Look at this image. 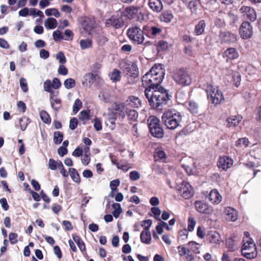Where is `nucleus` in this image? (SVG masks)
<instances>
[{
  "instance_id": "nucleus-57",
  "label": "nucleus",
  "mask_w": 261,
  "mask_h": 261,
  "mask_svg": "<svg viewBox=\"0 0 261 261\" xmlns=\"http://www.w3.org/2000/svg\"><path fill=\"white\" fill-rule=\"evenodd\" d=\"M120 180L118 179H114L110 182V187L112 192L117 190V187L120 185Z\"/></svg>"
},
{
  "instance_id": "nucleus-40",
  "label": "nucleus",
  "mask_w": 261,
  "mask_h": 261,
  "mask_svg": "<svg viewBox=\"0 0 261 261\" xmlns=\"http://www.w3.org/2000/svg\"><path fill=\"white\" fill-rule=\"evenodd\" d=\"M168 43L164 40H160L156 43V47L158 51H164L168 48Z\"/></svg>"
},
{
  "instance_id": "nucleus-48",
  "label": "nucleus",
  "mask_w": 261,
  "mask_h": 261,
  "mask_svg": "<svg viewBox=\"0 0 261 261\" xmlns=\"http://www.w3.org/2000/svg\"><path fill=\"white\" fill-rule=\"evenodd\" d=\"M40 116L41 120L46 124H49L51 122V119L48 114L45 111H42L40 112Z\"/></svg>"
},
{
  "instance_id": "nucleus-17",
  "label": "nucleus",
  "mask_w": 261,
  "mask_h": 261,
  "mask_svg": "<svg viewBox=\"0 0 261 261\" xmlns=\"http://www.w3.org/2000/svg\"><path fill=\"white\" fill-rule=\"evenodd\" d=\"M138 12V8L134 6H131L126 7L122 11V14L124 16L127 17L128 19L134 18Z\"/></svg>"
},
{
  "instance_id": "nucleus-45",
  "label": "nucleus",
  "mask_w": 261,
  "mask_h": 261,
  "mask_svg": "<svg viewBox=\"0 0 261 261\" xmlns=\"http://www.w3.org/2000/svg\"><path fill=\"white\" fill-rule=\"evenodd\" d=\"M126 114H127L128 118L129 120L133 121L137 120L138 117V113L135 110H129L127 109Z\"/></svg>"
},
{
  "instance_id": "nucleus-56",
  "label": "nucleus",
  "mask_w": 261,
  "mask_h": 261,
  "mask_svg": "<svg viewBox=\"0 0 261 261\" xmlns=\"http://www.w3.org/2000/svg\"><path fill=\"white\" fill-rule=\"evenodd\" d=\"M142 222V226L144 227V230L149 231V229L152 223V220L151 219H147L143 220Z\"/></svg>"
},
{
  "instance_id": "nucleus-27",
  "label": "nucleus",
  "mask_w": 261,
  "mask_h": 261,
  "mask_svg": "<svg viewBox=\"0 0 261 261\" xmlns=\"http://www.w3.org/2000/svg\"><path fill=\"white\" fill-rule=\"evenodd\" d=\"M208 241L211 244L219 243L221 240L220 234L216 231H211L207 236Z\"/></svg>"
},
{
  "instance_id": "nucleus-37",
  "label": "nucleus",
  "mask_w": 261,
  "mask_h": 261,
  "mask_svg": "<svg viewBox=\"0 0 261 261\" xmlns=\"http://www.w3.org/2000/svg\"><path fill=\"white\" fill-rule=\"evenodd\" d=\"M69 174L73 181L76 183H79L80 182L81 179L80 175L75 168H70L69 169Z\"/></svg>"
},
{
  "instance_id": "nucleus-39",
  "label": "nucleus",
  "mask_w": 261,
  "mask_h": 261,
  "mask_svg": "<svg viewBox=\"0 0 261 261\" xmlns=\"http://www.w3.org/2000/svg\"><path fill=\"white\" fill-rule=\"evenodd\" d=\"M112 207L114 208V211L112 212L113 216L115 218H117L122 212L121 205L118 203H114L112 204Z\"/></svg>"
},
{
  "instance_id": "nucleus-44",
  "label": "nucleus",
  "mask_w": 261,
  "mask_h": 261,
  "mask_svg": "<svg viewBox=\"0 0 261 261\" xmlns=\"http://www.w3.org/2000/svg\"><path fill=\"white\" fill-rule=\"evenodd\" d=\"M43 87L46 92L50 93L51 95L54 94V91L52 89L53 88V85L50 80H46L44 83Z\"/></svg>"
},
{
  "instance_id": "nucleus-47",
  "label": "nucleus",
  "mask_w": 261,
  "mask_h": 261,
  "mask_svg": "<svg viewBox=\"0 0 261 261\" xmlns=\"http://www.w3.org/2000/svg\"><path fill=\"white\" fill-rule=\"evenodd\" d=\"M226 15L224 13L220 12H219V17L220 18H216L215 21V24L216 25L219 26V27H223L225 25V20L223 18V16Z\"/></svg>"
},
{
  "instance_id": "nucleus-42",
  "label": "nucleus",
  "mask_w": 261,
  "mask_h": 261,
  "mask_svg": "<svg viewBox=\"0 0 261 261\" xmlns=\"http://www.w3.org/2000/svg\"><path fill=\"white\" fill-rule=\"evenodd\" d=\"M45 13L47 16H54L56 18H58L60 16V13L58 10L56 8H49L47 9Z\"/></svg>"
},
{
  "instance_id": "nucleus-12",
  "label": "nucleus",
  "mask_w": 261,
  "mask_h": 261,
  "mask_svg": "<svg viewBox=\"0 0 261 261\" xmlns=\"http://www.w3.org/2000/svg\"><path fill=\"white\" fill-rule=\"evenodd\" d=\"M144 31L145 34L149 38H153L160 35L162 32V28L154 26H144Z\"/></svg>"
},
{
  "instance_id": "nucleus-9",
  "label": "nucleus",
  "mask_w": 261,
  "mask_h": 261,
  "mask_svg": "<svg viewBox=\"0 0 261 261\" xmlns=\"http://www.w3.org/2000/svg\"><path fill=\"white\" fill-rule=\"evenodd\" d=\"M124 103H114L111 113H114L116 116H119L123 119L126 115L127 109L125 108Z\"/></svg>"
},
{
  "instance_id": "nucleus-53",
  "label": "nucleus",
  "mask_w": 261,
  "mask_h": 261,
  "mask_svg": "<svg viewBox=\"0 0 261 261\" xmlns=\"http://www.w3.org/2000/svg\"><path fill=\"white\" fill-rule=\"evenodd\" d=\"M151 211L152 214L154 215V217L155 219L157 220L161 221V219L160 218V215L161 214V211L160 208L158 207H152L151 208Z\"/></svg>"
},
{
  "instance_id": "nucleus-50",
  "label": "nucleus",
  "mask_w": 261,
  "mask_h": 261,
  "mask_svg": "<svg viewBox=\"0 0 261 261\" xmlns=\"http://www.w3.org/2000/svg\"><path fill=\"white\" fill-rule=\"evenodd\" d=\"M189 110L193 114H197L198 112V105L195 101H190L189 103Z\"/></svg>"
},
{
  "instance_id": "nucleus-58",
  "label": "nucleus",
  "mask_w": 261,
  "mask_h": 261,
  "mask_svg": "<svg viewBox=\"0 0 261 261\" xmlns=\"http://www.w3.org/2000/svg\"><path fill=\"white\" fill-rule=\"evenodd\" d=\"M94 127L97 131H99L102 129V125L100 119L96 117L94 119Z\"/></svg>"
},
{
  "instance_id": "nucleus-51",
  "label": "nucleus",
  "mask_w": 261,
  "mask_h": 261,
  "mask_svg": "<svg viewBox=\"0 0 261 261\" xmlns=\"http://www.w3.org/2000/svg\"><path fill=\"white\" fill-rule=\"evenodd\" d=\"M82 106V102L79 99H76L73 106V112L74 113H77Z\"/></svg>"
},
{
  "instance_id": "nucleus-5",
  "label": "nucleus",
  "mask_w": 261,
  "mask_h": 261,
  "mask_svg": "<svg viewBox=\"0 0 261 261\" xmlns=\"http://www.w3.org/2000/svg\"><path fill=\"white\" fill-rule=\"evenodd\" d=\"M207 97L211 103L215 106L220 104L224 98L221 91L217 87H214L212 85H208L206 88Z\"/></svg>"
},
{
  "instance_id": "nucleus-28",
  "label": "nucleus",
  "mask_w": 261,
  "mask_h": 261,
  "mask_svg": "<svg viewBox=\"0 0 261 261\" xmlns=\"http://www.w3.org/2000/svg\"><path fill=\"white\" fill-rule=\"evenodd\" d=\"M99 99L104 102L108 103L112 101V96L110 91L103 90L98 95Z\"/></svg>"
},
{
  "instance_id": "nucleus-16",
  "label": "nucleus",
  "mask_w": 261,
  "mask_h": 261,
  "mask_svg": "<svg viewBox=\"0 0 261 261\" xmlns=\"http://www.w3.org/2000/svg\"><path fill=\"white\" fill-rule=\"evenodd\" d=\"M105 124L111 130H113L116 127L115 121L116 116L114 113L109 112L107 114H104Z\"/></svg>"
},
{
  "instance_id": "nucleus-35",
  "label": "nucleus",
  "mask_w": 261,
  "mask_h": 261,
  "mask_svg": "<svg viewBox=\"0 0 261 261\" xmlns=\"http://www.w3.org/2000/svg\"><path fill=\"white\" fill-rule=\"evenodd\" d=\"M72 238L74 242L76 243L79 249L82 252H84L86 250V247L83 240L76 234H72Z\"/></svg>"
},
{
  "instance_id": "nucleus-18",
  "label": "nucleus",
  "mask_w": 261,
  "mask_h": 261,
  "mask_svg": "<svg viewBox=\"0 0 261 261\" xmlns=\"http://www.w3.org/2000/svg\"><path fill=\"white\" fill-rule=\"evenodd\" d=\"M209 200L213 204H219L222 200V196L216 189L211 190L208 195Z\"/></svg>"
},
{
  "instance_id": "nucleus-23",
  "label": "nucleus",
  "mask_w": 261,
  "mask_h": 261,
  "mask_svg": "<svg viewBox=\"0 0 261 261\" xmlns=\"http://www.w3.org/2000/svg\"><path fill=\"white\" fill-rule=\"evenodd\" d=\"M191 82L192 80L189 74L180 69V85L188 86L191 83Z\"/></svg>"
},
{
  "instance_id": "nucleus-24",
  "label": "nucleus",
  "mask_w": 261,
  "mask_h": 261,
  "mask_svg": "<svg viewBox=\"0 0 261 261\" xmlns=\"http://www.w3.org/2000/svg\"><path fill=\"white\" fill-rule=\"evenodd\" d=\"M141 104V100L138 97L134 96H129L125 102L126 105H128L134 108L139 107Z\"/></svg>"
},
{
  "instance_id": "nucleus-1",
  "label": "nucleus",
  "mask_w": 261,
  "mask_h": 261,
  "mask_svg": "<svg viewBox=\"0 0 261 261\" xmlns=\"http://www.w3.org/2000/svg\"><path fill=\"white\" fill-rule=\"evenodd\" d=\"M165 75L162 64H155L142 78L144 94L152 109L161 111L170 100L168 90L161 84Z\"/></svg>"
},
{
  "instance_id": "nucleus-10",
  "label": "nucleus",
  "mask_w": 261,
  "mask_h": 261,
  "mask_svg": "<svg viewBox=\"0 0 261 261\" xmlns=\"http://www.w3.org/2000/svg\"><path fill=\"white\" fill-rule=\"evenodd\" d=\"M243 16L251 21H254L256 19V13L254 9L250 7L243 6L240 9Z\"/></svg>"
},
{
  "instance_id": "nucleus-62",
  "label": "nucleus",
  "mask_w": 261,
  "mask_h": 261,
  "mask_svg": "<svg viewBox=\"0 0 261 261\" xmlns=\"http://www.w3.org/2000/svg\"><path fill=\"white\" fill-rule=\"evenodd\" d=\"M89 112L88 111L84 110L80 112V119L82 120H87L89 119Z\"/></svg>"
},
{
  "instance_id": "nucleus-4",
  "label": "nucleus",
  "mask_w": 261,
  "mask_h": 261,
  "mask_svg": "<svg viewBox=\"0 0 261 261\" xmlns=\"http://www.w3.org/2000/svg\"><path fill=\"white\" fill-rule=\"evenodd\" d=\"M148 122L151 134L154 137L162 138L164 136V131L159 119L155 116H151L148 119Z\"/></svg>"
},
{
  "instance_id": "nucleus-54",
  "label": "nucleus",
  "mask_w": 261,
  "mask_h": 261,
  "mask_svg": "<svg viewBox=\"0 0 261 261\" xmlns=\"http://www.w3.org/2000/svg\"><path fill=\"white\" fill-rule=\"evenodd\" d=\"M20 86L23 92H27L28 91V84L26 80L23 77H21L19 80Z\"/></svg>"
},
{
  "instance_id": "nucleus-36",
  "label": "nucleus",
  "mask_w": 261,
  "mask_h": 261,
  "mask_svg": "<svg viewBox=\"0 0 261 261\" xmlns=\"http://www.w3.org/2000/svg\"><path fill=\"white\" fill-rule=\"evenodd\" d=\"M54 94L51 95L50 97L51 106L53 109H54L55 110L58 111L61 107V101L60 99L54 98Z\"/></svg>"
},
{
  "instance_id": "nucleus-7",
  "label": "nucleus",
  "mask_w": 261,
  "mask_h": 261,
  "mask_svg": "<svg viewBox=\"0 0 261 261\" xmlns=\"http://www.w3.org/2000/svg\"><path fill=\"white\" fill-rule=\"evenodd\" d=\"M239 33L244 39L251 38L253 34L252 27L251 24L247 21L243 22L240 27Z\"/></svg>"
},
{
  "instance_id": "nucleus-33",
  "label": "nucleus",
  "mask_w": 261,
  "mask_h": 261,
  "mask_svg": "<svg viewBox=\"0 0 261 261\" xmlns=\"http://www.w3.org/2000/svg\"><path fill=\"white\" fill-rule=\"evenodd\" d=\"M181 252L182 253L180 254V256L185 257L188 261H191L193 259V255L188 247H182L181 248Z\"/></svg>"
},
{
  "instance_id": "nucleus-8",
  "label": "nucleus",
  "mask_w": 261,
  "mask_h": 261,
  "mask_svg": "<svg viewBox=\"0 0 261 261\" xmlns=\"http://www.w3.org/2000/svg\"><path fill=\"white\" fill-rule=\"evenodd\" d=\"M221 43L231 44L237 41V35L229 32H221L219 35Z\"/></svg>"
},
{
  "instance_id": "nucleus-32",
  "label": "nucleus",
  "mask_w": 261,
  "mask_h": 261,
  "mask_svg": "<svg viewBox=\"0 0 261 261\" xmlns=\"http://www.w3.org/2000/svg\"><path fill=\"white\" fill-rule=\"evenodd\" d=\"M173 17V15L170 11H164L160 15V20L162 22L168 23L171 21Z\"/></svg>"
},
{
  "instance_id": "nucleus-59",
  "label": "nucleus",
  "mask_w": 261,
  "mask_h": 261,
  "mask_svg": "<svg viewBox=\"0 0 261 261\" xmlns=\"http://www.w3.org/2000/svg\"><path fill=\"white\" fill-rule=\"evenodd\" d=\"M188 229L189 231H192L195 226L196 222L192 217H189L188 219Z\"/></svg>"
},
{
  "instance_id": "nucleus-55",
  "label": "nucleus",
  "mask_w": 261,
  "mask_h": 261,
  "mask_svg": "<svg viewBox=\"0 0 261 261\" xmlns=\"http://www.w3.org/2000/svg\"><path fill=\"white\" fill-rule=\"evenodd\" d=\"M53 37L54 40L56 42L64 39L63 35L59 30H56L53 32Z\"/></svg>"
},
{
  "instance_id": "nucleus-41",
  "label": "nucleus",
  "mask_w": 261,
  "mask_h": 261,
  "mask_svg": "<svg viewBox=\"0 0 261 261\" xmlns=\"http://www.w3.org/2000/svg\"><path fill=\"white\" fill-rule=\"evenodd\" d=\"M109 76L111 80L116 82L119 81L121 79V72L117 69H114Z\"/></svg>"
},
{
  "instance_id": "nucleus-11",
  "label": "nucleus",
  "mask_w": 261,
  "mask_h": 261,
  "mask_svg": "<svg viewBox=\"0 0 261 261\" xmlns=\"http://www.w3.org/2000/svg\"><path fill=\"white\" fill-rule=\"evenodd\" d=\"M194 195V191L189 183L183 182L180 186V196L186 199L191 198Z\"/></svg>"
},
{
  "instance_id": "nucleus-38",
  "label": "nucleus",
  "mask_w": 261,
  "mask_h": 261,
  "mask_svg": "<svg viewBox=\"0 0 261 261\" xmlns=\"http://www.w3.org/2000/svg\"><path fill=\"white\" fill-rule=\"evenodd\" d=\"M19 126L22 131L26 129L27 126L31 122L30 119L25 116H23L19 119Z\"/></svg>"
},
{
  "instance_id": "nucleus-19",
  "label": "nucleus",
  "mask_w": 261,
  "mask_h": 261,
  "mask_svg": "<svg viewBox=\"0 0 261 261\" xmlns=\"http://www.w3.org/2000/svg\"><path fill=\"white\" fill-rule=\"evenodd\" d=\"M148 6L153 11L156 13L161 12L163 8L161 0H149Z\"/></svg>"
},
{
  "instance_id": "nucleus-31",
  "label": "nucleus",
  "mask_w": 261,
  "mask_h": 261,
  "mask_svg": "<svg viewBox=\"0 0 261 261\" xmlns=\"http://www.w3.org/2000/svg\"><path fill=\"white\" fill-rule=\"evenodd\" d=\"M179 119L169 120L162 122L166 126L167 128L170 129H175L179 125Z\"/></svg>"
},
{
  "instance_id": "nucleus-46",
  "label": "nucleus",
  "mask_w": 261,
  "mask_h": 261,
  "mask_svg": "<svg viewBox=\"0 0 261 261\" xmlns=\"http://www.w3.org/2000/svg\"><path fill=\"white\" fill-rule=\"evenodd\" d=\"M63 140V134L61 132H56L54 134V142L56 144H60Z\"/></svg>"
},
{
  "instance_id": "nucleus-20",
  "label": "nucleus",
  "mask_w": 261,
  "mask_h": 261,
  "mask_svg": "<svg viewBox=\"0 0 261 261\" xmlns=\"http://www.w3.org/2000/svg\"><path fill=\"white\" fill-rule=\"evenodd\" d=\"M225 213L226 215V219L228 221L234 222L238 218L237 212L233 208L227 207L225 208Z\"/></svg>"
},
{
  "instance_id": "nucleus-26",
  "label": "nucleus",
  "mask_w": 261,
  "mask_h": 261,
  "mask_svg": "<svg viewBox=\"0 0 261 261\" xmlns=\"http://www.w3.org/2000/svg\"><path fill=\"white\" fill-rule=\"evenodd\" d=\"M206 24L204 20H201L199 21L198 23L195 27L194 33L197 35L199 36L202 35L205 30Z\"/></svg>"
},
{
  "instance_id": "nucleus-21",
  "label": "nucleus",
  "mask_w": 261,
  "mask_h": 261,
  "mask_svg": "<svg viewBox=\"0 0 261 261\" xmlns=\"http://www.w3.org/2000/svg\"><path fill=\"white\" fill-rule=\"evenodd\" d=\"M223 56L227 59L232 60L239 57V54L236 48L230 47L227 48L223 53Z\"/></svg>"
},
{
  "instance_id": "nucleus-14",
  "label": "nucleus",
  "mask_w": 261,
  "mask_h": 261,
  "mask_svg": "<svg viewBox=\"0 0 261 261\" xmlns=\"http://www.w3.org/2000/svg\"><path fill=\"white\" fill-rule=\"evenodd\" d=\"M233 164V160L228 156H221L219 158L217 165L219 168L226 170Z\"/></svg>"
},
{
  "instance_id": "nucleus-6",
  "label": "nucleus",
  "mask_w": 261,
  "mask_h": 261,
  "mask_svg": "<svg viewBox=\"0 0 261 261\" xmlns=\"http://www.w3.org/2000/svg\"><path fill=\"white\" fill-rule=\"evenodd\" d=\"M124 71L128 75V83L134 84L137 81L139 71L136 64L134 63L126 64L124 66Z\"/></svg>"
},
{
  "instance_id": "nucleus-30",
  "label": "nucleus",
  "mask_w": 261,
  "mask_h": 261,
  "mask_svg": "<svg viewBox=\"0 0 261 261\" xmlns=\"http://www.w3.org/2000/svg\"><path fill=\"white\" fill-rule=\"evenodd\" d=\"M57 20L53 17L47 18L44 21V26L47 29L51 30L55 29L57 26Z\"/></svg>"
},
{
  "instance_id": "nucleus-34",
  "label": "nucleus",
  "mask_w": 261,
  "mask_h": 261,
  "mask_svg": "<svg viewBox=\"0 0 261 261\" xmlns=\"http://www.w3.org/2000/svg\"><path fill=\"white\" fill-rule=\"evenodd\" d=\"M195 207L198 212L201 213H207L208 206L205 203L200 201H197L195 203Z\"/></svg>"
},
{
  "instance_id": "nucleus-60",
  "label": "nucleus",
  "mask_w": 261,
  "mask_h": 261,
  "mask_svg": "<svg viewBox=\"0 0 261 261\" xmlns=\"http://www.w3.org/2000/svg\"><path fill=\"white\" fill-rule=\"evenodd\" d=\"M98 43L100 45H102L107 42L108 40L107 37L103 34H100L97 37Z\"/></svg>"
},
{
  "instance_id": "nucleus-22",
  "label": "nucleus",
  "mask_w": 261,
  "mask_h": 261,
  "mask_svg": "<svg viewBox=\"0 0 261 261\" xmlns=\"http://www.w3.org/2000/svg\"><path fill=\"white\" fill-rule=\"evenodd\" d=\"M81 25L86 32H90L93 28L92 21L88 17H84L81 18Z\"/></svg>"
},
{
  "instance_id": "nucleus-43",
  "label": "nucleus",
  "mask_w": 261,
  "mask_h": 261,
  "mask_svg": "<svg viewBox=\"0 0 261 261\" xmlns=\"http://www.w3.org/2000/svg\"><path fill=\"white\" fill-rule=\"evenodd\" d=\"M92 44V41L89 39H82L80 41V45L82 49L90 48Z\"/></svg>"
},
{
  "instance_id": "nucleus-15",
  "label": "nucleus",
  "mask_w": 261,
  "mask_h": 261,
  "mask_svg": "<svg viewBox=\"0 0 261 261\" xmlns=\"http://www.w3.org/2000/svg\"><path fill=\"white\" fill-rule=\"evenodd\" d=\"M173 119H179V112L174 109L168 110L162 116V121Z\"/></svg>"
},
{
  "instance_id": "nucleus-61",
  "label": "nucleus",
  "mask_w": 261,
  "mask_h": 261,
  "mask_svg": "<svg viewBox=\"0 0 261 261\" xmlns=\"http://www.w3.org/2000/svg\"><path fill=\"white\" fill-rule=\"evenodd\" d=\"M129 177L132 180H137L140 178V174L137 171H133L129 173Z\"/></svg>"
},
{
  "instance_id": "nucleus-49",
  "label": "nucleus",
  "mask_w": 261,
  "mask_h": 261,
  "mask_svg": "<svg viewBox=\"0 0 261 261\" xmlns=\"http://www.w3.org/2000/svg\"><path fill=\"white\" fill-rule=\"evenodd\" d=\"M64 85L67 89H71L75 85V80L72 78L67 79L64 81Z\"/></svg>"
},
{
  "instance_id": "nucleus-64",
  "label": "nucleus",
  "mask_w": 261,
  "mask_h": 261,
  "mask_svg": "<svg viewBox=\"0 0 261 261\" xmlns=\"http://www.w3.org/2000/svg\"><path fill=\"white\" fill-rule=\"evenodd\" d=\"M58 162L55 160L50 159L48 161V167L52 170H55L57 168Z\"/></svg>"
},
{
  "instance_id": "nucleus-13",
  "label": "nucleus",
  "mask_w": 261,
  "mask_h": 261,
  "mask_svg": "<svg viewBox=\"0 0 261 261\" xmlns=\"http://www.w3.org/2000/svg\"><path fill=\"white\" fill-rule=\"evenodd\" d=\"M106 25L112 26L115 29H119L123 26L124 21L120 17L112 16L110 19L107 20Z\"/></svg>"
},
{
  "instance_id": "nucleus-3",
  "label": "nucleus",
  "mask_w": 261,
  "mask_h": 261,
  "mask_svg": "<svg viewBox=\"0 0 261 261\" xmlns=\"http://www.w3.org/2000/svg\"><path fill=\"white\" fill-rule=\"evenodd\" d=\"M243 244L242 247V254L245 257L252 259L257 256L255 245L251 238L243 239Z\"/></svg>"
},
{
  "instance_id": "nucleus-63",
  "label": "nucleus",
  "mask_w": 261,
  "mask_h": 261,
  "mask_svg": "<svg viewBox=\"0 0 261 261\" xmlns=\"http://www.w3.org/2000/svg\"><path fill=\"white\" fill-rule=\"evenodd\" d=\"M56 58L61 64H64L66 62V59L64 54L62 52H59L56 55Z\"/></svg>"
},
{
  "instance_id": "nucleus-25",
  "label": "nucleus",
  "mask_w": 261,
  "mask_h": 261,
  "mask_svg": "<svg viewBox=\"0 0 261 261\" xmlns=\"http://www.w3.org/2000/svg\"><path fill=\"white\" fill-rule=\"evenodd\" d=\"M242 117L240 116H232L227 118V126L228 127H235L242 121Z\"/></svg>"
},
{
  "instance_id": "nucleus-2",
  "label": "nucleus",
  "mask_w": 261,
  "mask_h": 261,
  "mask_svg": "<svg viewBox=\"0 0 261 261\" xmlns=\"http://www.w3.org/2000/svg\"><path fill=\"white\" fill-rule=\"evenodd\" d=\"M127 34L129 39L135 44H143L145 40L144 29L142 30L137 26L129 28Z\"/></svg>"
},
{
  "instance_id": "nucleus-52",
  "label": "nucleus",
  "mask_w": 261,
  "mask_h": 261,
  "mask_svg": "<svg viewBox=\"0 0 261 261\" xmlns=\"http://www.w3.org/2000/svg\"><path fill=\"white\" fill-rule=\"evenodd\" d=\"M249 141L246 138L239 139L236 142V145L237 146H244L245 147L248 145Z\"/></svg>"
},
{
  "instance_id": "nucleus-29",
  "label": "nucleus",
  "mask_w": 261,
  "mask_h": 261,
  "mask_svg": "<svg viewBox=\"0 0 261 261\" xmlns=\"http://www.w3.org/2000/svg\"><path fill=\"white\" fill-rule=\"evenodd\" d=\"M140 240L142 243L146 244H150L151 236L149 231L143 230L140 234Z\"/></svg>"
}]
</instances>
